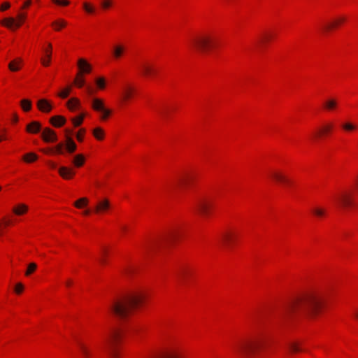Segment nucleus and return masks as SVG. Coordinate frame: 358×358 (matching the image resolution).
Returning a JSON list of instances; mask_svg holds the SVG:
<instances>
[{
    "label": "nucleus",
    "instance_id": "8fccbe9b",
    "mask_svg": "<svg viewBox=\"0 0 358 358\" xmlns=\"http://www.w3.org/2000/svg\"><path fill=\"white\" fill-rule=\"evenodd\" d=\"M113 5L112 0H102L101 2V6L103 9L106 10L110 8Z\"/></svg>",
    "mask_w": 358,
    "mask_h": 358
},
{
    "label": "nucleus",
    "instance_id": "bf43d9fd",
    "mask_svg": "<svg viewBox=\"0 0 358 358\" xmlns=\"http://www.w3.org/2000/svg\"><path fill=\"white\" fill-rule=\"evenodd\" d=\"M9 8H10V3L8 2H5L3 4H1L0 9H1V10L3 11Z\"/></svg>",
    "mask_w": 358,
    "mask_h": 358
},
{
    "label": "nucleus",
    "instance_id": "338daca9",
    "mask_svg": "<svg viewBox=\"0 0 358 358\" xmlns=\"http://www.w3.org/2000/svg\"><path fill=\"white\" fill-rule=\"evenodd\" d=\"M355 316L358 318V312L355 313Z\"/></svg>",
    "mask_w": 358,
    "mask_h": 358
},
{
    "label": "nucleus",
    "instance_id": "e433bc0d",
    "mask_svg": "<svg viewBox=\"0 0 358 358\" xmlns=\"http://www.w3.org/2000/svg\"><path fill=\"white\" fill-rule=\"evenodd\" d=\"M332 124H328L323 126L318 131L317 136H323L327 134L332 129Z\"/></svg>",
    "mask_w": 358,
    "mask_h": 358
},
{
    "label": "nucleus",
    "instance_id": "13d9d810",
    "mask_svg": "<svg viewBox=\"0 0 358 358\" xmlns=\"http://www.w3.org/2000/svg\"><path fill=\"white\" fill-rule=\"evenodd\" d=\"M271 38V36L269 35V34H264L262 39L260 40V43H264V42H266L268 41H269Z\"/></svg>",
    "mask_w": 358,
    "mask_h": 358
},
{
    "label": "nucleus",
    "instance_id": "2f4dec72",
    "mask_svg": "<svg viewBox=\"0 0 358 358\" xmlns=\"http://www.w3.org/2000/svg\"><path fill=\"white\" fill-rule=\"evenodd\" d=\"M66 104L71 110H74L80 105V101L77 98H71L67 101Z\"/></svg>",
    "mask_w": 358,
    "mask_h": 358
},
{
    "label": "nucleus",
    "instance_id": "f257e3e1",
    "mask_svg": "<svg viewBox=\"0 0 358 358\" xmlns=\"http://www.w3.org/2000/svg\"><path fill=\"white\" fill-rule=\"evenodd\" d=\"M320 303V299L314 294L303 296L288 302L280 313L279 317L287 319L303 315L312 316L316 314Z\"/></svg>",
    "mask_w": 358,
    "mask_h": 358
},
{
    "label": "nucleus",
    "instance_id": "bb28decb",
    "mask_svg": "<svg viewBox=\"0 0 358 358\" xmlns=\"http://www.w3.org/2000/svg\"><path fill=\"white\" fill-rule=\"evenodd\" d=\"M46 58L41 59V63L43 66H48L50 64L52 54V44L49 43L48 44V48L45 50Z\"/></svg>",
    "mask_w": 358,
    "mask_h": 358
},
{
    "label": "nucleus",
    "instance_id": "7ed1b4c3",
    "mask_svg": "<svg viewBox=\"0 0 358 358\" xmlns=\"http://www.w3.org/2000/svg\"><path fill=\"white\" fill-rule=\"evenodd\" d=\"M266 336L262 333L240 341L235 346L237 354L250 357L255 355L266 343Z\"/></svg>",
    "mask_w": 358,
    "mask_h": 358
},
{
    "label": "nucleus",
    "instance_id": "3c124183",
    "mask_svg": "<svg viewBox=\"0 0 358 358\" xmlns=\"http://www.w3.org/2000/svg\"><path fill=\"white\" fill-rule=\"evenodd\" d=\"M83 7L84 10L88 13H93L94 12V8L87 2L83 3Z\"/></svg>",
    "mask_w": 358,
    "mask_h": 358
},
{
    "label": "nucleus",
    "instance_id": "774afa93",
    "mask_svg": "<svg viewBox=\"0 0 358 358\" xmlns=\"http://www.w3.org/2000/svg\"><path fill=\"white\" fill-rule=\"evenodd\" d=\"M2 141V138H1V137H0V141Z\"/></svg>",
    "mask_w": 358,
    "mask_h": 358
},
{
    "label": "nucleus",
    "instance_id": "2eb2a0df",
    "mask_svg": "<svg viewBox=\"0 0 358 358\" xmlns=\"http://www.w3.org/2000/svg\"><path fill=\"white\" fill-rule=\"evenodd\" d=\"M77 344L83 358L92 357V352L91 349L85 343L80 341H78Z\"/></svg>",
    "mask_w": 358,
    "mask_h": 358
},
{
    "label": "nucleus",
    "instance_id": "69168bd1",
    "mask_svg": "<svg viewBox=\"0 0 358 358\" xmlns=\"http://www.w3.org/2000/svg\"><path fill=\"white\" fill-rule=\"evenodd\" d=\"M126 229H127V227H126L125 226H122V230L123 231H126Z\"/></svg>",
    "mask_w": 358,
    "mask_h": 358
},
{
    "label": "nucleus",
    "instance_id": "37998d69",
    "mask_svg": "<svg viewBox=\"0 0 358 358\" xmlns=\"http://www.w3.org/2000/svg\"><path fill=\"white\" fill-rule=\"evenodd\" d=\"M88 199L85 197L81 198L74 203V206L78 208H82L83 206H87Z\"/></svg>",
    "mask_w": 358,
    "mask_h": 358
},
{
    "label": "nucleus",
    "instance_id": "ddd939ff",
    "mask_svg": "<svg viewBox=\"0 0 358 358\" xmlns=\"http://www.w3.org/2000/svg\"><path fill=\"white\" fill-rule=\"evenodd\" d=\"M41 137L46 143H52L57 141V136L55 131L48 127H46L43 130Z\"/></svg>",
    "mask_w": 358,
    "mask_h": 358
},
{
    "label": "nucleus",
    "instance_id": "5fc2aeb1",
    "mask_svg": "<svg viewBox=\"0 0 358 358\" xmlns=\"http://www.w3.org/2000/svg\"><path fill=\"white\" fill-rule=\"evenodd\" d=\"M23 289H24L23 285L21 282H18L17 284H16V285L15 287V292L17 294H20L23 291Z\"/></svg>",
    "mask_w": 358,
    "mask_h": 358
},
{
    "label": "nucleus",
    "instance_id": "1a4fd4ad",
    "mask_svg": "<svg viewBox=\"0 0 358 358\" xmlns=\"http://www.w3.org/2000/svg\"><path fill=\"white\" fill-rule=\"evenodd\" d=\"M177 236H178L177 231H173L170 232L162 241H154L152 243H150L148 245H145V250H152L155 248L158 247L159 245H161V244H162L164 243H169V242H171V241L176 239Z\"/></svg>",
    "mask_w": 358,
    "mask_h": 358
},
{
    "label": "nucleus",
    "instance_id": "cd10ccee",
    "mask_svg": "<svg viewBox=\"0 0 358 358\" xmlns=\"http://www.w3.org/2000/svg\"><path fill=\"white\" fill-rule=\"evenodd\" d=\"M338 105L337 101L335 99H328L324 103V107L327 110H334L336 108Z\"/></svg>",
    "mask_w": 358,
    "mask_h": 358
},
{
    "label": "nucleus",
    "instance_id": "72a5a7b5",
    "mask_svg": "<svg viewBox=\"0 0 358 358\" xmlns=\"http://www.w3.org/2000/svg\"><path fill=\"white\" fill-rule=\"evenodd\" d=\"M234 238L235 236L234 234L226 232L222 235L221 239L224 244H228L231 243Z\"/></svg>",
    "mask_w": 358,
    "mask_h": 358
},
{
    "label": "nucleus",
    "instance_id": "a211bd4d",
    "mask_svg": "<svg viewBox=\"0 0 358 358\" xmlns=\"http://www.w3.org/2000/svg\"><path fill=\"white\" fill-rule=\"evenodd\" d=\"M78 66L80 72L78 74L89 73L91 71L90 64L84 59H79L78 61Z\"/></svg>",
    "mask_w": 358,
    "mask_h": 358
},
{
    "label": "nucleus",
    "instance_id": "a19ab883",
    "mask_svg": "<svg viewBox=\"0 0 358 358\" xmlns=\"http://www.w3.org/2000/svg\"><path fill=\"white\" fill-rule=\"evenodd\" d=\"M341 127L346 131H352L357 128V126L355 124L350 122L343 123Z\"/></svg>",
    "mask_w": 358,
    "mask_h": 358
},
{
    "label": "nucleus",
    "instance_id": "4be33fe9",
    "mask_svg": "<svg viewBox=\"0 0 358 358\" xmlns=\"http://www.w3.org/2000/svg\"><path fill=\"white\" fill-rule=\"evenodd\" d=\"M58 172L59 175L64 178V179H69L71 178L75 173L73 170L71 168L66 167V166H61L58 169Z\"/></svg>",
    "mask_w": 358,
    "mask_h": 358
},
{
    "label": "nucleus",
    "instance_id": "c756f323",
    "mask_svg": "<svg viewBox=\"0 0 358 358\" xmlns=\"http://www.w3.org/2000/svg\"><path fill=\"white\" fill-rule=\"evenodd\" d=\"M67 22L64 19H58L52 23V26L55 31H60L62 28L65 27Z\"/></svg>",
    "mask_w": 358,
    "mask_h": 358
},
{
    "label": "nucleus",
    "instance_id": "aec40b11",
    "mask_svg": "<svg viewBox=\"0 0 358 358\" xmlns=\"http://www.w3.org/2000/svg\"><path fill=\"white\" fill-rule=\"evenodd\" d=\"M142 74L145 77H150L156 73L155 68L150 64L143 63L141 65Z\"/></svg>",
    "mask_w": 358,
    "mask_h": 358
},
{
    "label": "nucleus",
    "instance_id": "e2e57ef3",
    "mask_svg": "<svg viewBox=\"0 0 358 358\" xmlns=\"http://www.w3.org/2000/svg\"><path fill=\"white\" fill-rule=\"evenodd\" d=\"M72 285V281L71 280H67L66 282V285L67 287H69Z\"/></svg>",
    "mask_w": 358,
    "mask_h": 358
},
{
    "label": "nucleus",
    "instance_id": "052dcab7",
    "mask_svg": "<svg viewBox=\"0 0 358 358\" xmlns=\"http://www.w3.org/2000/svg\"><path fill=\"white\" fill-rule=\"evenodd\" d=\"M31 0H27L24 2L23 6L22 7V8H25L31 5Z\"/></svg>",
    "mask_w": 358,
    "mask_h": 358
},
{
    "label": "nucleus",
    "instance_id": "09e8293b",
    "mask_svg": "<svg viewBox=\"0 0 358 358\" xmlns=\"http://www.w3.org/2000/svg\"><path fill=\"white\" fill-rule=\"evenodd\" d=\"M37 268V265L35 263H31L28 265L27 269L25 272L26 275H31Z\"/></svg>",
    "mask_w": 358,
    "mask_h": 358
},
{
    "label": "nucleus",
    "instance_id": "4468645a",
    "mask_svg": "<svg viewBox=\"0 0 358 358\" xmlns=\"http://www.w3.org/2000/svg\"><path fill=\"white\" fill-rule=\"evenodd\" d=\"M191 180L189 176L184 175L179 176L173 185V188L176 189H182L185 188Z\"/></svg>",
    "mask_w": 358,
    "mask_h": 358
},
{
    "label": "nucleus",
    "instance_id": "39448f33",
    "mask_svg": "<svg viewBox=\"0 0 358 358\" xmlns=\"http://www.w3.org/2000/svg\"><path fill=\"white\" fill-rule=\"evenodd\" d=\"M120 338L118 331H113L105 341V348L112 358H117V345Z\"/></svg>",
    "mask_w": 358,
    "mask_h": 358
},
{
    "label": "nucleus",
    "instance_id": "f704fd0d",
    "mask_svg": "<svg viewBox=\"0 0 358 358\" xmlns=\"http://www.w3.org/2000/svg\"><path fill=\"white\" fill-rule=\"evenodd\" d=\"M27 210V206L24 204H20L13 208V213L17 215L25 213Z\"/></svg>",
    "mask_w": 358,
    "mask_h": 358
},
{
    "label": "nucleus",
    "instance_id": "c85d7f7f",
    "mask_svg": "<svg viewBox=\"0 0 358 358\" xmlns=\"http://www.w3.org/2000/svg\"><path fill=\"white\" fill-rule=\"evenodd\" d=\"M85 160V157L81 154H78L74 156L72 163L76 167H80L84 164Z\"/></svg>",
    "mask_w": 358,
    "mask_h": 358
},
{
    "label": "nucleus",
    "instance_id": "c03bdc74",
    "mask_svg": "<svg viewBox=\"0 0 358 358\" xmlns=\"http://www.w3.org/2000/svg\"><path fill=\"white\" fill-rule=\"evenodd\" d=\"M38 159V156L32 152L28 153L24 156V160L27 162H32Z\"/></svg>",
    "mask_w": 358,
    "mask_h": 358
},
{
    "label": "nucleus",
    "instance_id": "c9c22d12",
    "mask_svg": "<svg viewBox=\"0 0 358 358\" xmlns=\"http://www.w3.org/2000/svg\"><path fill=\"white\" fill-rule=\"evenodd\" d=\"M312 213L317 217H322L325 215L326 210L324 208L321 207H314L312 209Z\"/></svg>",
    "mask_w": 358,
    "mask_h": 358
},
{
    "label": "nucleus",
    "instance_id": "dca6fc26",
    "mask_svg": "<svg viewBox=\"0 0 358 358\" xmlns=\"http://www.w3.org/2000/svg\"><path fill=\"white\" fill-rule=\"evenodd\" d=\"M152 358H182V355L176 350L170 349L160 355L154 356Z\"/></svg>",
    "mask_w": 358,
    "mask_h": 358
},
{
    "label": "nucleus",
    "instance_id": "58836bf2",
    "mask_svg": "<svg viewBox=\"0 0 358 358\" xmlns=\"http://www.w3.org/2000/svg\"><path fill=\"white\" fill-rule=\"evenodd\" d=\"M21 107L24 111H29L31 109V101L29 99H22L21 101Z\"/></svg>",
    "mask_w": 358,
    "mask_h": 358
},
{
    "label": "nucleus",
    "instance_id": "4c0bfd02",
    "mask_svg": "<svg viewBox=\"0 0 358 358\" xmlns=\"http://www.w3.org/2000/svg\"><path fill=\"white\" fill-rule=\"evenodd\" d=\"M55 152L57 154L63 155L66 150V141L58 143L54 148Z\"/></svg>",
    "mask_w": 358,
    "mask_h": 358
},
{
    "label": "nucleus",
    "instance_id": "4d7b16f0",
    "mask_svg": "<svg viewBox=\"0 0 358 358\" xmlns=\"http://www.w3.org/2000/svg\"><path fill=\"white\" fill-rule=\"evenodd\" d=\"M53 3L62 5V6H68L69 4V1L68 0H52Z\"/></svg>",
    "mask_w": 358,
    "mask_h": 358
},
{
    "label": "nucleus",
    "instance_id": "393cba45",
    "mask_svg": "<svg viewBox=\"0 0 358 358\" xmlns=\"http://www.w3.org/2000/svg\"><path fill=\"white\" fill-rule=\"evenodd\" d=\"M41 129V124L36 121H33L30 124L27 125L26 130L27 132L31 134H37Z\"/></svg>",
    "mask_w": 358,
    "mask_h": 358
},
{
    "label": "nucleus",
    "instance_id": "7c9ffc66",
    "mask_svg": "<svg viewBox=\"0 0 358 358\" xmlns=\"http://www.w3.org/2000/svg\"><path fill=\"white\" fill-rule=\"evenodd\" d=\"M301 343L297 341H292L288 343V348L291 352H297L301 351Z\"/></svg>",
    "mask_w": 358,
    "mask_h": 358
},
{
    "label": "nucleus",
    "instance_id": "9b49d317",
    "mask_svg": "<svg viewBox=\"0 0 358 358\" xmlns=\"http://www.w3.org/2000/svg\"><path fill=\"white\" fill-rule=\"evenodd\" d=\"M110 208V203L108 199H102L97 201L96 203L94 212L96 214H101L106 213Z\"/></svg>",
    "mask_w": 358,
    "mask_h": 358
},
{
    "label": "nucleus",
    "instance_id": "412c9836",
    "mask_svg": "<svg viewBox=\"0 0 358 358\" xmlns=\"http://www.w3.org/2000/svg\"><path fill=\"white\" fill-rule=\"evenodd\" d=\"M37 107L41 111L44 113H49L52 108L50 102L45 99H39L37 101Z\"/></svg>",
    "mask_w": 358,
    "mask_h": 358
},
{
    "label": "nucleus",
    "instance_id": "f3484780",
    "mask_svg": "<svg viewBox=\"0 0 358 358\" xmlns=\"http://www.w3.org/2000/svg\"><path fill=\"white\" fill-rule=\"evenodd\" d=\"M270 176L276 182H282L284 184H288L289 182V179L282 173L278 171H271Z\"/></svg>",
    "mask_w": 358,
    "mask_h": 358
},
{
    "label": "nucleus",
    "instance_id": "f03ea898",
    "mask_svg": "<svg viewBox=\"0 0 358 358\" xmlns=\"http://www.w3.org/2000/svg\"><path fill=\"white\" fill-rule=\"evenodd\" d=\"M141 293H131L115 299L110 306V312L120 319L127 317L132 310L143 301Z\"/></svg>",
    "mask_w": 358,
    "mask_h": 358
},
{
    "label": "nucleus",
    "instance_id": "603ef678",
    "mask_svg": "<svg viewBox=\"0 0 358 358\" xmlns=\"http://www.w3.org/2000/svg\"><path fill=\"white\" fill-rule=\"evenodd\" d=\"M70 92H71V87H67L65 90H64L63 91H62L61 92H59L58 94V95L60 97L65 99L69 95Z\"/></svg>",
    "mask_w": 358,
    "mask_h": 358
},
{
    "label": "nucleus",
    "instance_id": "ea45409f",
    "mask_svg": "<svg viewBox=\"0 0 358 358\" xmlns=\"http://www.w3.org/2000/svg\"><path fill=\"white\" fill-rule=\"evenodd\" d=\"M93 135L96 139L102 140L103 138L104 131L101 128L97 127L93 130Z\"/></svg>",
    "mask_w": 358,
    "mask_h": 358
},
{
    "label": "nucleus",
    "instance_id": "6e6d98bb",
    "mask_svg": "<svg viewBox=\"0 0 358 358\" xmlns=\"http://www.w3.org/2000/svg\"><path fill=\"white\" fill-rule=\"evenodd\" d=\"M85 132V129H80L78 132L76 134V138L78 139V141H83V136L82 135L84 134Z\"/></svg>",
    "mask_w": 358,
    "mask_h": 358
},
{
    "label": "nucleus",
    "instance_id": "6e6552de",
    "mask_svg": "<svg viewBox=\"0 0 358 358\" xmlns=\"http://www.w3.org/2000/svg\"><path fill=\"white\" fill-rule=\"evenodd\" d=\"M213 206L211 201L206 199H200L195 203V210L201 215H206Z\"/></svg>",
    "mask_w": 358,
    "mask_h": 358
},
{
    "label": "nucleus",
    "instance_id": "0eeeda50",
    "mask_svg": "<svg viewBox=\"0 0 358 358\" xmlns=\"http://www.w3.org/2000/svg\"><path fill=\"white\" fill-rule=\"evenodd\" d=\"M26 13H19L17 15V20L19 22H16L13 17H8L2 20L1 24L10 29H14L15 28L20 27L21 24L26 19Z\"/></svg>",
    "mask_w": 358,
    "mask_h": 358
},
{
    "label": "nucleus",
    "instance_id": "5701e85b",
    "mask_svg": "<svg viewBox=\"0 0 358 358\" xmlns=\"http://www.w3.org/2000/svg\"><path fill=\"white\" fill-rule=\"evenodd\" d=\"M134 88L129 85H125L122 89V95L124 101L129 100L134 92Z\"/></svg>",
    "mask_w": 358,
    "mask_h": 358
},
{
    "label": "nucleus",
    "instance_id": "a18cd8bd",
    "mask_svg": "<svg viewBox=\"0 0 358 358\" xmlns=\"http://www.w3.org/2000/svg\"><path fill=\"white\" fill-rule=\"evenodd\" d=\"M189 271L186 268H182L178 273V278L180 280H185L187 275H188Z\"/></svg>",
    "mask_w": 358,
    "mask_h": 358
},
{
    "label": "nucleus",
    "instance_id": "49530a36",
    "mask_svg": "<svg viewBox=\"0 0 358 358\" xmlns=\"http://www.w3.org/2000/svg\"><path fill=\"white\" fill-rule=\"evenodd\" d=\"M84 117H85V115H79L77 117L73 118L72 119V122H73V125L75 127L80 126L83 123Z\"/></svg>",
    "mask_w": 358,
    "mask_h": 358
},
{
    "label": "nucleus",
    "instance_id": "0e129e2a",
    "mask_svg": "<svg viewBox=\"0 0 358 358\" xmlns=\"http://www.w3.org/2000/svg\"><path fill=\"white\" fill-rule=\"evenodd\" d=\"M90 210L89 209L85 210L83 212V214H84L85 215H90Z\"/></svg>",
    "mask_w": 358,
    "mask_h": 358
},
{
    "label": "nucleus",
    "instance_id": "6ab92c4d",
    "mask_svg": "<svg viewBox=\"0 0 358 358\" xmlns=\"http://www.w3.org/2000/svg\"><path fill=\"white\" fill-rule=\"evenodd\" d=\"M345 18L344 17H337V18L334 19L331 22H329V23L325 24L323 27L322 30L324 31H330V30L337 27L340 24L345 22Z\"/></svg>",
    "mask_w": 358,
    "mask_h": 358
},
{
    "label": "nucleus",
    "instance_id": "20e7f679",
    "mask_svg": "<svg viewBox=\"0 0 358 358\" xmlns=\"http://www.w3.org/2000/svg\"><path fill=\"white\" fill-rule=\"evenodd\" d=\"M215 45V39L209 35L201 34L190 40L191 47L200 52H206L208 48Z\"/></svg>",
    "mask_w": 358,
    "mask_h": 358
},
{
    "label": "nucleus",
    "instance_id": "a878e982",
    "mask_svg": "<svg viewBox=\"0 0 358 358\" xmlns=\"http://www.w3.org/2000/svg\"><path fill=\"white\" fill-rule=\"evenodd\" d=\"M125 48L122 44L115 45L113 47V55L115 59H120L124 54Z\"/></svg>",
    "mask_w": 358,
    "mask_h": 358
},
{
    "label": "nucleus",
    "instance_id": "b1692460",
    "mask_svg": "<svg viewBox=\"0 0 358 358\" xmlns=\"http://www.w3.org/2000/svg\"><path fill=\"white\" fill-rule=\"evenodd\" d=\"M50 123L55 127H60L66 123V118L61 115H55L50 119Z\"/></svg>",
    "mask_w": 358,
    "mask_h": 358
},
{
    "label": "nucleus",
    "instance_id": "423d86ee",
    "mask_svg": "<svg viewBox=\"0 0 358 358\" xmlns=\"http://www.w3.org/2000/svg\"><path fill=\"white\" fill-rule=\"evenodd\" d=\"M92 108L100 113L101 120H106L111 114V110L106 108L103 101L101 99L94 98L92 101Z\"/></svg>",
    "mask_w": 358,
    "mask_h": 358
},
{
    "label": "nucleus",
    "instance_id": "473e14b6",
    "mask_svg": "<svg viewBox=\"0 0 358 358\" xmlns=\"http://www.w3.org/2000/svg\"><path fill=\"white\" fill-rule=\"evenodd\" d=\"M22 60L20 59H17L10 62L8 64V68L12 71H17L20 69V64Z\"/></svg>",
    "mask_w": 358,
    "mask_h": 358
},
{
    "label": "nucleus",
    "instance_id": "9d476101",
    "mask_svg": "<svg viewBox=\"0 0 358 358\" xmlns=\"http://www.w3.org/2000/svg\"><path fill=\"white\" fill-rule=\"evenodd\" d=\"M65 131V141H66V150L69 154L74 152L77 149V145L76 143L73 141L71 135L73 131L71 129H66Z\"/></svg>",
    "mask_w": 358,
    "mask_h": 358
},
{
    "label": "nucleus",
    "instance_id": "de8ad7c7",
    "mask_svg": "<svg viewBox=\"0 0 358 358\" xmlns=\"http://www.w3.org/2000/svg\"><path fill=\"white\" fill-rule=\"evenodd\" d=\"M99 89L103 90L106 87V80L103 78H98L95 80Z\"/></svg>",
    "mask_w": 358,
    "mask_h": 358
},
{
    "label": "nucleus",
    "instance_id": "f8f14e48",
    "mask_svg": "<svg viewBox=\"0 0 358 358\" xmlns=\"http://www.w3.org/2000/svg\"><path fill=\"white\" fill-rule=\"evenodd\" d=\"M338 205L343 209H347L353 205V200L351 196L347 193H343L336 199Z\"/></svg>",
    "mask_w": 358,
    "mask_h": 358
},
{
    "label": "nucleus",
    "instance_id": "864d4df0",
    "mask_svg": "<svg viewBox=\"0 0 358 358\" xmlns=\"http://www.w3.org/2000/svg\"><path fill=\"white\" fill-rule=\"evenodd\" d=\"M107 254V251L106 249H102L101 252V257H100V262L103 264H106V261L105 259V256Z\"/></svg>",
    "mask_w": 358,
    "mask_h": 358
},
{
    "label": "nucleus",
    "instance_id": "79ce46f5",
    "mask_svg": "<svg viewBox=\"0 0 358 358\" xmlns=\"http://www.w3.org/2000/svg\"><path fill=\"white\" fill-rule=\"evenodd\" d=\"M74 83L78 87L81 88L85 85V80L80 74H78L75 78Z\"/></svg>",
    "mask_w": 358,
    "mask_h": 358
},
{
    "label": "nucleus",
    "instance_id": "680f3d73",
    "mask_svg": "<svg viewBox=\"0 0 358 358\" xmlns=\"http://www.w3.org/2000/svg\"><path fill=\"white\" fill-rule=\"evenodd\" d=\"M86 90H87V92H88L89 94H92L93 90H92V89L90 87L87 86V87H86Z\"/></svg>",
    "mask_w": 358,
    "mask_h": 358
}]
</instances>
